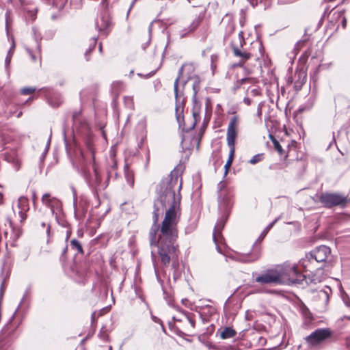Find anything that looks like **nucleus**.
Returning <instances> with one entry per match:
<instances>
[{"mask_svg":"<svg viewBox=\"0 0 350 350\" xmlns=\"http://www.w3.org/2000/svg\"><path fill=\"white\" fill-rule=\"evenodd\" d=\"M319 201L325 207L330 208L334 206L345 207L350 202V199L347 196L340 193L325 192L321 194Z\"/></svg>","mask_w":350,"mask_h":350,"instance_id":"0eeeda50","label":"nucleus"},{"mask_svg":"<svg viewBox=\"0 0 350 350\" xmlns=\"http://www.w3.org/2000/svg\"><path fill=\"white\" fill-rule=\"evenodd\" d=\"M263 159V154H257L252 157V158L250 160L249 163L250 164L254 165L260 161H261Z\"/></svg>","mask_w":350,"mask_h":350,"instance_id":"a878e982","label":"nucleus"},{"mask_svg":"<svg viewBox=\"0 0 350 350\" xmlns=\"http://www.w3.org/2000/svg\"><path fill=\"white\" fill-rule=\"evenodd\" d=\"M183 69H184V66H182L180 67V68L179 69L178 76L177 77V78L176 79V80L174 81V90L176 98H178V81H179V79H180L181 75H183Z\"/></svg>","mask_w":350,"mask_h":350,"instance_id":"4be33fe9","label":"nucleus"},{"mask_svg":"<svg viewBox=\"0 0 350 350\" xmlns=\"http://www.w3.org/2000/svg\"><path fill=\"white\" fill-rule=\"evenodd\" d=\"M10 12L7 11L5 13V29L7 31L8 36H9V26L10 25Z\"/></svg>","mask_w":350,"mask_h":350,"instance_id":"c85d7f7f","label":"nucleus"},{"mask_svg":"<svg viewBox=\"0 0 350 350\" xmlns=\"http://www.w3.org/2000/svg\"><path fill=\"white\" fill-rule=\"evenodd\" d=\"M295 76L298 77L299 80L301 79V81L299 82V87H301V85L304 83L306 75L304 72L299 71L295 72Z\"/></svg>","mask_w":350,"mask_h":350,"instance_id":"bb28decb","label":"nucleus"},{"mask_svg":"<svg viewBox=\"0 0 350 350\" xmlns=\"http://www.w3.org/2000/svg\"><path fill=\"white\" fill-rule=\"evenodd\" d=\"M42 202L51 209L52 215L55 217H57L58 212L61 211V201L55 197H52L49 193H45L42 196Z\"/></svg>","mask_w":350,"mask_h":350,"instance_id":"1a4fd4ad","label":"nucleus"},{"mask_svg":"<svg viewBox=\"0 0 350 350\" xmlns=\"http://www.w3.org/2000/svg\"><path fill=\"white\" fill-rule=\"evenodd\" d=\"M137 0H133L132 2H131V4L129 7V9L128 10V14L129 13V12L131 11V10L132 9V8L133 7L134 4L135 3Z\"/></svg>","mask_w":350,"mask_h":350,"instance_id":"79ce46f5","label":"nucleus"},{"mask_svg":"<svg viewBox=\"0 0 350 350\" xmlns=\"http://www.w3.org/2000/svg\"><path fill=\"white\" fill-rule=\"evenodd\" d=\"M17 208L18 209V215L20 221L23 222L26 218V213L29 210L28 198L25 196H21L17 200Z\"/></svg>","mask_w":350,"mask_h":350,"instance_id":"4468645a","label":"nucleus"},{"mask_svg":"<svg viewBox=\"0 0 350 350\" xmlns=\"http://www.w3.org/2000/svg\"><path fill=\"white\" fill-rule=\"evenodd\" d=\"M3 204V194L0 192V205Z\"/></svg>","mask_w":350,"mask_h":350,"instance_id":"a18cd8bd","label":"nucleus"},{"mask_svg":"<svg viewBox=\"0 0 350 350\" xmlns=\"http://www.w3.org/2000/svg\"><path fill=\"white\" fill-rule=\"evenodd\" d=\"M99 50H100V51H101V50H102V46H101V45H100V46H99Z\"/></svg>","mask_w":350,"mask_h":350,"instance_id":"8fccbe9b","label":"nucleus"},{"mask_svg":"<svg viewBox=\"0 0 350 350\" xmlns=\"http://www.w3.org/2000/svg\"><path fill=\"white\" fill-rule=\"evenodd\" d=\"M236 332L232 327H225L220 333V337L222 339H227L234 337L236 335Z\"/></svg>","mask_w":350,"mask_h":350,"instance_id":"a211bd4d","label":"nucleus"},{"mask_svg":"<svg viewBox=\"0 0 350 350\" xmlns=\"http://www.w3.org/2000/svg\"><path fill=\"white\" fill-rule=\"evenodd\" d=\"M281 284L299 283L305 277L296 264L284 263L278 266Z\"/></svg>","mask_w":350,"mask_h":350,"instance_id":"7ed1b4c3","label":"nucleus"},{"mask_svg":"<svg viewBox=\"0 0 350 350\" xmlns=\"http://www.w3.org/2000/svg\"><path fill=\"white\" fill-rule=\"evenodd\" d=\"M49 103H50V105H51L53 107H58L59 105V104H60V102L53 103L52 101V100L50 99L49 100Z\"/></svg>","mask_w":350,"mask_h":350,"instance_id":"58836bf2","label":"nucleus"},{"mask_svg":"<svg viewBox=\"0 0 350 350\" xmlns=\"http://www.w3.org/2000/svg\"><path fill=\"white\" fill-rule=\"evenodd\" d=\"M342 26L343 28H345L346 27V25H347V19L344 17L342 20Z\"/></svg>","mask_w":350,"mask_h":350,"instance_id":"a19ab883","label":"nucleus"},{"mask_svg":"<svg viewBox=\"0 0 350 350\" xmlns=\"http://www.w3.org/2000/svg\"><path fill=\"white\" fill-rule=\"evenodd\" d=\"M239 124V119L237 116H234L230 119L229 122L228 129H227V135H226V140L228 146L230 148V152L228 159L226 161L224 168V176L227 175L228 173L229 169L232 163L233 158L235 152V139L237 135V126Z\"/></svg>","mask_w":350,"mask_h":350,"instance_id":"20e7f679","label":"nucleus"},{"mask_svg":"<svg viewBox=\"0 0 350 350\" xmlns=\"http://www.w3.org/2000/svg\"><path fill=\"white\" fill-rule=\"evenodd\" d=\"M347 319L350 320V316H349V317H347Z\"/></svg>","mask_w":350,"mask_h":350,"instance_id":"603ef678","label":"nucleus"},{"mask_svg":"<svg viewBox=\"0 0 350 350\" xmlns=\"http://www.w3.org/2000/svg\"><path fill=\"white\" fill-rule=\"evenodd\" d=\"M329 247L325 245H321L310 252L314 261L317 263L325 262L330 254Z\"/></svg>","mask_w":350,"mask_h":350,"instance_id":"ddd939ff","label":"nucleus"},{"mask_svg":"<svg viewBox=\"0 0 350 350\" xmlns=\"http://www.w3.org/2000/svg\"><path fill=\"white\" fill-rule=\"evenodd\" d=\"M111 25V17L107 12H103L96 21V27L100 31L107 30Z\"/></svg>","mask_w":350,"mask_h":350,"instance_id":"2eb2a0df","label":"nucleus"},{"mask_svg":"<svg viewBox=\"0 0 350 350\" xmlns=\"http://www.w3.org/2000/svg\"><path fill=\"white\" fill-rule=\"evenodd\" d=\"M67 0H54V4L58 8H62L66 4Z\"/></svg>","mask_w":350,"mask_h":350,"instance_id":"473e14b6","label":"nucleus"},{"mask_svg":"<svg viewBox=\"0 0 350 350\" xmlns=\"http://www.w3.org/2000/svg\"><path fill=\"white\" fill-rule=\"evenodd\" d=\"M36 89L35 88H31V87L24 88L21 89V92L23 95H28V94H31L33 92H34L36 91Z\"/></svg>","mask_w":350,"mask_h":350,"instance_id":"c756f323","label":"nucleus"},{"mask_svg":"<svg viewBox=\"0 0 350 350\" xmlns=\"http://www.w3.org/2000/svg\"><path fill=\"white\" fill-rule=\"evenodd\" d=\"M193 81V99H196V94L200 90V80L198 77H191Z\"/></svg>","mask_w":350,"mask_h":350,"instance_id":"aec40b11","label":"nucleus"},{"mask_svg":"<svg viewBox=\"0 0 350 350\" xmlns=\"http://www.w3.org/2000/svg\"><path fill=\"white\" fill-rule=\"evenodd\" d=\"M188 1H189L190 0H188Z\"/></svg>","mask_w":350,"mask_h":350,"instance_id":"864d4df0","label":"nucleus"},{"mask_svg":"<svg viewBox=\"0 0 350 350\" xmlns=\"http://www.w3.org/2000/svg\"><path fill=\"white\" fill-rule=\"evenodd\" d=\"M152 320H153L155 323H159V324H161V325H162V321H161V319H159V318H157V317L152 316ZM162 327H163V326H162ZM163 329H164V327H163Z\"/></svg>","mask_w":350,"mask_h":350,"instance_id":"c9c22d12","label":"nucleus"},{"mask_svg":"<svg viewBox=\"0 0 350 350\" xmlns=\"http://www.w3.org/2000/svg\"><path fill=\"white\" fill-rule=\"evenodd\" d=\"M96 44V39L95 38H92L90 40V46L89 49L85 52V55L87 57L88 53H89L91 51L94 50Z\"/></svg>","mask_w":350,"mask_h":350,"instance_id":"cd10ccee","label":"nucleus"},{"mask_svg":"<svg viewBox=\"0 0 350 350\" xmlns=\"http://www.w3.org/2000/svg\"><path fill=\"white\" fill-rule=\"evenodd\" d=\"M5 159L8 162L13 163L16 170L19 168L20 162L17 155L14 152L5 154Z\"/></svg>","mask_w":350,"mask_h":350,"instance_id":"f3484780","label":"nucleus"},{"mask_svg":"<svg viewBox=\"0 0 350 350\" xmlns=\"http://www.w3.org/2000/svg\"><path fill=\"white\" fill-rule=\"evenodd\" d=\"M317 263L311 254L309 253L304 258H301L297 265L299 270H301V272H312L317 269L315 265Z\"/></svg>","mask_w":350,"mask_h":350,"instance_id":"9d476101","label":"nucleus"},{"mask_svg":"<svg viewBox=\"0 0 350 350\" xmlns=\"http://www.w3.org/2000/svg\"><path fill=\"white\" fill-rule=\"evenodd\" d=\"M321 293H323L327 298V299H328V293L327 292L323 291H321Z\"/></svg>","mask_w":350,"mask_h":350,"instance_id":"49530a36","label":"nucleus"},{"mask_svg":"<svg viewBox=\"0 0 350 350\" xmlns=\"http://www.w3.org/2000/svg\"><path fill=\"white\" fill-rule=\"evenodd\" d=\"M243 101L247 105H250L251 104V100L249 98H245Z\"/></svg>","mask_w":350,"mask_h":350,"instance_id":"ea45409f","label":"nucleus"},{"mask_svg":"<svg viewBox=\"0 0 350 350\" xmlns=\"http://www.w3.org/2000/svg\"><path fill=\"white\" fill-rule=\"evenodd\" d=\"M106 1H107V0H103V1H102V4H103V5H105V2H106Z\"/></svg>","mask_w":350,"mask_h":350,"instance_id":"09e8293b","label":"nucleus"},{"mask_svg":"<svg viewBox=\"0 0 350 350\" xmlns=\"http://www.w3.org/2000/svg\"><path fill=\"white\" fill-rule=\"evenodd\" d=\"M226 183L224 180L220 181L217 185L218 189V199H219V206L220 208H224L225 211H227L228 207L230 205V199L228 197H226Z\"/></svg>","mask_w":350,"mask_h":350,"instance_id":"9b49d317","label":"nucleus"},{"mask_svg":"<svg viewBox=\"0 0 350 350\" xmlns=\"http://www.w3.org/2000/svg\"><path fill=\"white\" fill-rule=\"evenodd\" d=\"M12 40V45H11V47L8 53V55H7V57L5 58V64L6 65H8L11 61V59H12V55L14 53V49H15V42H14V40L13 38H11Z\"/></svg>","mask_w":350,"mask_h":350,"instance_id":"412c9836","label":"nucleus"},{"mask_svg":"<svg viewBox=\"0 0 350 350\" xmlns=\"http://www.w3.org/2000/svg\"><path fill=\"white\" fill-rule=\"evenodd\" d=\"M0 350H12L11 341L9 338L0 340Z\"/></svg>","mask_w":350,"mask_h":350,"instance_id":"6ab92c4d","label":"nucleus"},{"mask_svg":"<svg viewBox=\"0 0 350 350\" xmlns=\"http://www.w3.org/2000/svg\"><path fill=\"white\" fill-rule=\"evenodd\" d=\"M193 314H188L187 315V319L190 323L191 326L193 328L195 327L196 321L193 318Z\"/></svg>","mask_w":350,"mask_h":350,"instance_id":"f704fd0d","label":"nucleus"},{"mask_svg":"<svg viewBox=\"0 0 350 350\" xmlns=\"http://www.w3.org/2000/svg\"><path fill=\"white\" fill-rule=\"evenodd\" d=\"M277 221V219H275V221H273V222H271V224H269L267 228L265 229V230L263 231V232L262 233L261 236H260V238L261 239H262L266 235V234L268 232V231L273 226V225L275 224V223Z\"/></svg>","mask_w":350,"mask_h":350,"instance_id":"2f4dec72","label":"nucleus"},{"mask_svg":"<svg viewBox=\"0 0 350 350\" xmlns=\"http://www.w3.org/2000/svg\"><path fill=\"white\" fill-rule=\"evenodd\" d=\"M255 282L261 284H281L280 277L279 275L277 267L274 269H267L262 273L258 275L255 278Z\"/></svg>","mask_w":350,"mask_h":350,"instance_id":"6e6552de","label":"nucleus"},{"mask_svg":"<svg viewBox=\"0 0 350 350\" xmlns=\"http://www.w3.org/2000/svg\"><path fill=\"white\" fill-rule=\"evenodd\" d=\"M256 44L257 45L258 48L259 49L260 53L262 55V52H261L262 44L260 42H256Z\"/></svg>","mask_w":350,"mask_h":350,"instance_id":"37998d69","label":"nucleus"},{"mask_svg":"<svg viewBox=\"0 0 350 350\" xmlns=\"http://www.w3.org/2000/svg\"><path fill=\"white\" fill-rule=\"evenodd\" d=\"M245 44L243 31H240L236 40H232L231 42L233 55L240 59L239 62L237 64V66L240 67L243 66L246 61L254 56H256L252 51H247L243 48Z\"/></svg>","mask_w":350,"mask_h":350,"instance_id":"39448f33","label":"nucleus"},{"mask_svg":"<svg viewBox=\"0 0 350 350\" xmlns=\"http://www.w3.org/2000/svg\"><path fill=\"white\" fill-rule=\"evenodd\" d=\"M27 52L29 54V55L31 56V59L33 61H36V57L35 55L33 54L32 51L30 49H27Z\"/></svg>","mask_w":350,"mask_h":350,"instance_id":"e433bc0d","label":"nucleus"},{"mask_svg":"<svg viewBox=\"0 0 350 350\" xmlns=\"http://www.w3.org/2000/svg\"><path fill=\"white\" fill-rule=\"evenodd\" d=\"M260 256L259 250L254 252L249 257L248 259L245 260V262H253L258 260Z\"/></svg>","mask_w":350,"mask_h":350,"instance_id":"393cba45","label":"nucleus"},{"mask_svg":"<svg viewBox=\"0 0 350 350\" xmlns=\"http://www.w3.org/2000/svg\"><path fill=\"white\" fill-rule=\"evenodd\" d=\"M41 226H42V227H43V228H44V227H45V226H46V224H45L44 222H42V223L41 224Z\"/></svg>","mask_w":350,"mask_h":350,"instance_id":"de8ad7c7","label":"nucleus"},{"mask_svg":"<svg viewBox=\"0 0 350 350\" xmlns=\"http://www.w3.org/2000/svg\"><path fill=\"white\" fill-rule=\"evenodd\" d=\"M72 249L76 250L79 253H83V248L81 243L77 239H72L70 241Z\"/></svg>","mask_w":350,"mask_h":350,"instance_id":"b1692460","label":"nucleus"},{"mask_svg":"<svg viewBox=\"0 0 350 350\" xmlns=\"http://www.w3.org/2000/svg\"><path fill=\"white\" fill-rule=\"evenodd\" d=\"M99 337L102 338L104 341H107L108 340L109 336L107 333L106 330H103V328L101 329Z\"/></svg>","mask_w":350,"mask_h":350,"instance_id":"72a5a7b5","label":"nucleus"},{"mask_svg":"<svg viewBox=\"0 0 350 350\" xmlns=\"http://www.w3.org/2000/svg\"><path fill=\"white\" fill-rule=\"evenodd\" d=\"M269 137L273 144L274 148L275 149V150H277L280 155H282L283 149H282L281 145L280 144L278 140H276L274 138V137L272 136L271 135H270Z\"/></svg>","mask_w":350,"mask_h":350,"instance_id":"5701e85b","label":"nucleus"},{"mask_svg":"<svg viewBox=\"0 0 350 350\" xmlns=\"http://www.w3.org/2000/svg\"><path fill=\"white\" fill-rule=\"evenodd\" d=\"M90 150V158L88 159L81 150H79V156L74 165L90 187L96 190L104 189L107 186V183H102L101 174L95 161L94 152L92 148Z\"/></svg>","mask_w":350,"mask_h":350,"instance_id":"f03ea898","label":"nucleus"},{"mask_svg":"<svg viewBox=\"0 0 350 350\" xmlns=\"http://www.w3.org/2000/svg\"><path fill=\"white\" fill-rule=\"evenodd\" d=\"M332 336L329 328H318L305 338L308 346L317 348L324 345Z\"/></svg>","mask_w":350,"mask_h":350,"instance_id":"423d86ee","label":"nucleus"},{"mask_svg":"<svg viewBox=\"0 0 350 350\" xmlns=\"http://www.w3.org/2000/svg\"><path fill=\"white\" fill-rule=\"evenodd\" d=\"M250 79L248 78H243L240 80L241 84H243L246 81H249Z\"/></svg>","mask_w":350,"mask_h":350,"instance_id":"c03bdc74","label":"nucleus"},{"mask_svg":"<svg viewBox=\"0 0 350 350\" xmlns=\"http://www.w3.org/2000/svg\"><path fill=\"white\" fill-rule=\"evenodd\" d=\"M234 30V23L232 22H229V23L228 24V26H227V29H226L227 36H229L231 33H232Z\"/></svg>","mask_w":350,"mask_h":350,"instance_id":"7c9ffc66","label":"nucleus"},{"mask_svg":"<svg viewBox=\"0 0 350 350\" xmlns=\"http://www.w3.org/2000/svg\"><path fill=\"white\" fill-rule=\"evenodd\" d=\"M182 181L178 170H174L159 184L157 200L154 204V224L149 232L150 245L158 247L161 261L168 265L177 257V213L180 201Z\"/></svg>","mask_w":350,"mask_h":350,"instance_id":"f257e3e1","label":"nucleus"},{"mask_svg":"<svg viewBox=\"0 0 350 350\" xmlns=\"http://www.w3.org/2000/svg\"><path fill=\"white\" fill-rule=\"evenodd\" d=\"M228 216L226 215L224 217L219 219L215 226V228L213 234V239L215 242L217 250H219L218 244L222 242L221 231L225 226L226 221L227 220Z\"/></svg>","mask_w":350,"mask_h":350,"instance_id":"f8f14e48","label":"nucleus"},{"mask_svg":"<svg viewBox=\"0 0 350 350\" xmlns=\"http://www.w3.org/2000/svg\"><path fill=\"white\" fill-rule=\"evenodd\" d=\"M201 21L202 19L200 17L196 18L187 28H185L179 31L180 38H183L188 34L193 32L200 25Z\"/></svg>","mask_w":350,"mask_h":350,"instance_id":"dca6fc26","label":"nucleus"},{"mask_svg":"<svg viewBox=\"0 0 350 350\" xmlns=\"http://www.w3.org/2000/svg\"><path fill=\"white\" fill-rule=\"evenodd\" d=\"M46 234H47L49 238L51 236V225L50 224H47V226H46Z\"/></svg>","mask_w":350,"mask_h":350,"instance_id":"4c0bfd02","label":"nucleus"},{"mask_svg":"<svg viewBox=\"0 0 350 350\" xmlns=\"http://www.w3.org/2000/svg\"><path fill=\"white\" fill-rule=\"evenodd\" d=\"M109 350H112V347L111 346L109 347Z\"/></svg>","mask_w":350,"mask_h":350,"instance_id":"3c124183","label":"nucleus"}]
</instances>
